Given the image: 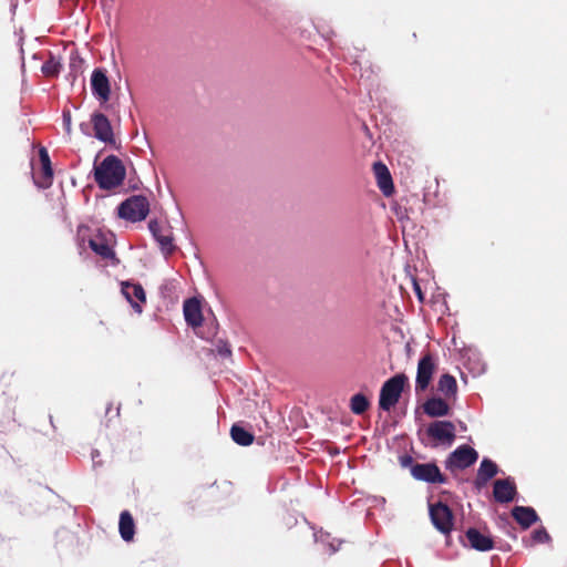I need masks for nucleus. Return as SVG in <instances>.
Listing matches in <instances>:
<instances>
[{
	"mask_svg": "<svg viewBox=\"0 0 567 567\" xmlns=\"http://www.w3.org/2000/svg\"><path fill=\"white\" fill-rule=\"evenodd\" d=\"M125 178V167L115 155L106 156L94 167V179L100 188L113 189L120 186Z\"/></svg>",
	"mask_w": 567,
	"mask_h": 567,
	"instance_id": "nucleus-1",
	"label": "nucleus"
},
{
	"mask_svg": "<svg viewBox=\"0 0 567 567\" xmlns=\"http://www.w3.org/2000/svg\"><path fill=\"white\" fill-rule=\"evenodd\" d=\"M406 381L408 377L400 373L384 382L380 391V409L390 411L399 402Z\"/></svg>",
	"mask_w": 567,
	"mask_h": 567,
	"instance_id": "nucleus-2",
	"label": "nucleus"
},
{
	"mask_svg": "<svg viewBox=\"0 0 567 567\" xmlns=\"http://www.w3.org/2000/svg\"><path fill=\"white\" fill-rule=\"evenodd\" d=\"M118 216L130 221H141L150 212V203L145 196L134 195L120 204Z\"/></svg>",
	"mask_w": 567,
	"mask_h": 567,
	"instance_id": "nucleus-3",
	"label": "nucleus"
},
{
	"mask_svg": "<svg viewBox=\"0 0 567 567\" xmlns=\"http://www.w3.org/2000/svg\"><path fill=\"white\" fill-rule=\"evenodd\" d=\"M437 369L435 357L431 352L424 353L417 363L416 379H415V392H424L433 378Z\"/></svg>",
	"mask_w": 567,
	"mask_h": 567,
	"instance_id": "nucleus-4",
	"label": "nucleus"
},
{
	"mask_svg": "<svg viewBox=\"0 0 567 567\" xmlns=\"http://www.w3.org/2000/svg\"><path fill=\"white\" fill-rule=\"evenodd\" d=\"M478 458V453L470 445H461L454 450L445 461V467L451 472L465 470Z\"/></svg>",
	"mask_w": 567,
	"mask_h": 567,
	"instance_id": "nucleus-5",
	"label": "nucleus"
},
{
	"mask_svg": "<svg viewBox=\"0 0 567 567\" xmlns=\"http://www.w3.org/2000/svg\"><path fill=\"white\" fill-rule=\"evenodd\" d=\"M430 517L434 527L444 535L453 529L454 515L452 509L444 503L430 504Z\"/></svg>",
	"mask_w": 567,
	"mask_h": 567,
	"instance_id": "nucleus-6",
	"label": "nucleus"
},
{
	"mask_svg": "<svg viewBox=\"0 0 567 567\" xmlns=\"http://www.w3.org/2000/svg\"><path fill=\"white\" fill-rule=\"evenodd\" d=\"M456 429L451 421H434L429 424L426 434L437 443L452 445L456 437Z\"/></svg>",
	"mask_w": 567,
	"mask_h": 567,
	"instance_id": "nucleus-7",
	"label": "nucleus"
},
{
	"mask_svg": "<svg viewBox=\"0 0 567 567\" xmlns=\"http://www.w3.org/2000/svg\"><path fill=\"white\" fill-rule=\"evenodd\" d=\"M411 475L422 482L430 484H444L447 482L445 475L435 463H416L411 468Z\"/></svg>",
	"mask_w": 567,
	"mask_h": 567,
	"instance_id": "nucleus-8",
	"label": "nucleus"
},
{
	"mask_svg": "<svg viewBox=\"0 0 567 567\" xmlns=\"http://www.w3.org/2000/svg\"><path fill=\"white\" fill-rule=\"evenodd\" d=\"M91 90L101 103H106L110 100L111 83L104 69L96 68L93 70L91 75Z\"/></svg>",
	"mask_w": 567,
	"mask_h": 567,
	"instance_id": "nucleus-9",
	"label": "nucleus"
},
{
	"mask_svg": "<svg viewBox=\"0 0 567 567\" xmlns=\"http://www.w3.org/2000/svg\"><path fill=\"white\" fill-rule=\"evenodd\" d=\"M517 495L516 484L513 478L496 480L493 485V496L497 503L504 504L515 499Z\"/></svg>",
	"mask_w": 567,
	"mask_h": 567,
	"instance_id": "nucleus-10",
	"label": "nucleus"
},
{
	"mask_svg": "<svg viewBox=\"0 0 567 567\" xmlns=\"http://www.w3.org/2000/svg\"><path fill=\"white\" fill-rule=\"evenodd\" d=\"M498 473V466L489 458H483L474 480V486L477 491L484 488L487 483Z\"/></svg>",
	"mask_w": 567,
	"mask_h": 567,
	"instance_id": "nucleus-11",
	"label": "nucleus"
},
{
	"mask_svg": "<svg viewBox=\"0 0 567 567\" xmlns=\"http://www.w3.org/2000/svg\"><path fill=\"white\" fill-rule=\"evenodd\" d=\"M373 172L382 194L386 197L391 196L394 193V185L386 165L382 162H377L373 164Z\"/></svg>",
	"mask_w": 567,
	"mask_h": 567,
	"instance_id": "nucleus-12",
	"label": "nucleus"
},
{
	"mask_svg": "<svg viewBox=\"0 0 567 567\" xmlns=\"http://www.w3.org/2000/svg\"><path fill=\"white\" fill-rule=\"evenodd\" d=\"M92 124L94 135L102 142H113V130L109 118L102 113H94L92 115Z\"/></svg>",
	"mask_w": 567,
	"mask_h": 567,
	"instance_id": "nucleus-13",
	"label": "nucleus"
},
{
	"mask_svg": "<svg viewBox=\"0 0 567 567\" xmlns=\"http://www.w3.org/2000/svg\"><path fill=\"white\" fill-rule=\"evenodd\" d=\"M122 292L127 299V301L132 305V307L137 312H142V307L137 301L142 303H145L146 301V296L143 287L140 284L124 282L122 284Z\"/></svg>",
	"mask_w": 567,
	"mask_h": 567,
	"instance_id": "nucleus-14",
	"label": "nucleus"
},
{
	"mask_svg": "<svg viewBox=\"0 0 567 567\" xmlns=\"http://www.w3.org/2000/svg\"><path fill=\"white\" fill-rule=\"evenodd\" d=\"M39 157L42 166V173L41 177L34 179V183L40 188H48L52 185L53 169L51 166L49 153L45 147L40 148Z\"/></svg>",
	"mask_w": 567,
	"mask_h": 567,
	"instance_id": "nucleus-15",
	"label": "nucleus"
},
{
	"mask_svg": "<svg viewBox=\"0 0 567 567\" xmlns=\"http://www.w3.org/2000/svg\"><path fill=\"white\" fill-rule=\"evenodd\" d=\"M150 230L158 243L162 251L168 256L172 255L175 250V246L173 244V237L169 231L166 234L162 233V228L156 220H151L148 224Z\"/></svg>",
	"mask_w": 567,
	"mask_h": 567,
	"instance_id": "nucleus-16",
	"label": "nucleus"
},
{
	"mask_svg": "<svg viewBox=\"0 0 567 567\" xmlns=\"http://www.w3.org/2000/svg\"><path fill=\"white\" fill-rule=\"evenodd\" d=\"M184 317L186 322L193 327H200L203 323V313L200 302L196 298L187 299L184 302Z\"/></svg>",
	"mask_w": 567,
	"mask_h": 567,
	"instance_id": "nucleus-17",
	"label": "nucleus"
},
{
	"mask_svg": "<svg viewBox=\"0 0 567 567\" xmlns=\"http://www.w3.org/2000/svg\"><path fill=\"white\" fill-rule=\"evenodd\" d=\"M465 536L470 546L478 551H487L494 548L493 539L476 528H468Z\"/></svg>",
	"mask_w": 567,
	"mask_h": 567,
	"instance_id": "nucleus-18",
	"label": "nucleus"
},
{
	"mask_svg": "<svg viewBox=\"0 0 567 567\" xmlns=\"http://www.w3.org/2000/svg\"><path fill=\"white\" fill-rule=\"evenodd\" d=\"M512 516L524 529L538 520V515L533 507L515 506L512 509Z\"/></svg>",
	"mask_w": 567,
	"mask_h": 567,
	"instance_id": "nucleus-19",
	"label": "nucleus"
},
{
	"mask_svg": "<svg viewBox=\"0 0 567 567\" xmlns=\"http://www.w3.org/2000/svg\"><path fill=\"white\" fill-rule=\"evenodd\" d=\"M423 411L431 417H441L450 413V405L442 398H431L424 402Z\"/></svg>",
	"mask_w": 567,
	"mask_h": 567,
	"instance_id": "nucleus-20",
	"label": "nucleus"
},
{
	"mask_svg": "<svg viewBox=\"0 0 567 567\" xmlns=\"http://www.w3.org/2000/svg\"><path fill=\"white\" fill-rule=\"evenodd\" d=\"M118 529L121 537L125 542H131L135 534L134 519L128 511H124L120 515Z\"/></svg>",
	"mask_w": 567,
	"mask_h": 567,
	"instance_id": "nucleus-21",
	"label": "nucleus"
},
{
	"mask_svg": "<svg viewBox=\"0 0 567 567\" xmlns=\"http://www.w3.org/2000/svg\"><path fill=\"white\" fill-rule=\"evenodd\" d=\"M90 248L103 259H113L115 257L114 251L107 244L106 239L101 236H96L89 240Z\"/></svg>",
	"mask_w": 567,
	"mask_h": 567,
	"instance_id": "nucleus-22",
	"label": "nucleus"
},
{
	"mask_svg": "<svg viewBox=\"0 0 567 567\" xmlns=\"http://www.w3.org/2000/svg\"><path fill=\"white\" fill-rule=\"evenodd\" d=\"M437 390L446 398H454L457 392V382L455 378L449 373L441 375Z\"/></svg>",
	"mask_w": 567,
	"mask_h": 567,
	"instance_id": "nucleus-23",
	"label": "nucleus"
},
{
	"mask_svg": "<svg viewBox=\"0 0 567 567\" xmlns=\"http://www.w3.org/2000/svg\"><path fill=\"white\" fill-rule=\"evenodd\" d=\"M230 436L235 443L241 446H248L254 442V434L245 427L234 424L230 429Z\"/></svg>",
	"mask_w": 567,
	"mask_h": 567,
	"instance_id": "nucleus-24",
	"label": "nucleus"
},
{
	"mask_svg": "<svg viewBox=\"0 0 567 567\" xmlns=\"http://www.w3.org/2000/svg\"><path fill=\"white\" fill-rule=\"evenodd\" d=\"M370 406L368 398L361 393L354 394L350 400V410L357 415L363 414Z\"/></svg>",
	"mask_w": 567,
	"mask_h": 567,
	"instance_id": "nucleus-25",
	"label": "nucleus"
},
{
	"mask_svg": "<svg viewBox=\"0 0 567 567\" xmlns=\"http://www.w3.org/2000/svg\"><path fill=\"white\" fill-rule=\"evenodd\" d=\"M62 65L58 59H55L53 55H50V58L42 64V73L47 76H56L60 73Z\"/></svg>",
	"mask_w": 567,
	"mask_h": 567,
	"instance_id": "nucleus-26",
	"label": "nucleus"
},
{
	"mask_svg": "<svg viewBox=\"0 0 567 567\" xmlns=\"http://www.w3.org/2000/svg\"><path fill=\"white\" fill-rule=\"evenodd\" d=\"M532 538L534 540V543H546L550 539V536L549 534L547 533V530L542 527V528H538V529H535L533 533H532Z\"/></svg>",
	"mask_w": 567,
	"mask_h": 567,
	"instance_id": "nucleus-27",
	"label": "nucleus"
},
{
	"mask_svg": "<svg viewBox=\"0 0 567 567\" xmlns=\"http://www.w3.org/2000/svg\"><path fill=\"white\" fill-rule=\"evenodd\" d=\"M399 462L402 467H409L410 470L412 468L413 465L416 464L414 463L413 457L408 454L400 456Z\"/></svg>",
	"mask_w": 567,
	"mask_h": 567,
	"instance_id": "nucleus-28",
	"label": "nucleus"
},
{
	"mask_svg": "<svg viewBox=\"0 0 567 567\" xmlns=\"http://www.w3.org/2000/svg\"><path fill=\"white\" fill-rule=\"evenodd\" d=\"M63 123H64L65 130L68 132H70L71 131V115H70V112H64L63 113Z\"/></svg>",
	"mask_w": 567,
	"mask_h": 567,
	"instance_id": "nucleus-29",
	"label": "nucleus"
},
{
	"mask_svg": "<svg viewBox=\"0 0 567 567\" xmlns=\"http://www.w3.org/2000/svg\"><path fill=\"white\" fill-rule=\"evenodd\" d=\"M414 290H415L419 299L422 301L423 300V295H422L421 288H420L417 282H414Z\"/></svg>",
	"mask_w": 567,
	"mask_h": 567,
	"instance_id": "nucleus-30",
	"label": "nucleus"
},
{
	"mask_svg": "<svg viewBox=\"0 0 567 567\" xmlns=\"http://www.w3.org/2000/svg\"><path fill=\"white\" fill-rule=\"evenodd\" d=\"M220 353H223V354H226V353H227V354H230V350H229V349H226L225 351H220Z\"/></svg>",
	"mask_w": 567,
	"mask_h": 567,
	"instance_id": "nucleus-31",
	"label": "nucleus"
}]
</instances>
